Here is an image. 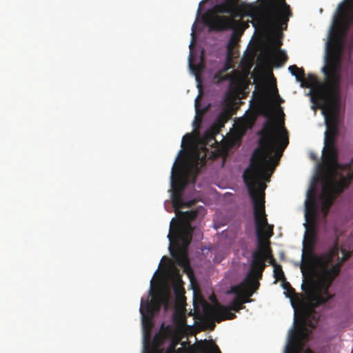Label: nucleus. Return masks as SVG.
I'll list each match as a JSON object with an SVG mask.
<instances>
[{
    "mask_svg": "<svg viewBox=\"0 0 353 353\" xmlns=\"http://www.w3.org/2000/svg\"><path fill=\"white\" fill-rule=\"evenodd\" d=\"M350 256V252L341 248L337 240L327 252L319 256H314L312 249H308V257L312 265L319 269L321 279V284L314 288L310 296V303L314 307L332 299L333 296L330 294L329 288L339 274L343 262Z\"/></svg>",
    "mask_w": 353,
    "mask_h": 353,
    "instance_id": "3",
    "label": "nucleus"
},
{
    "mask_svg": "<svg viewBox=\"0 0 353 353\" xmlns=\"http://www.w3.org/2000/svg\"><path fill=\"white\" fill-rule=\"evenodd\" d=\"M273 234V225H270L268 223V225L264 227V232L262 235V241L264 243L265 246H269V245H266L265 242L263 241V238H270ZM268 244H270V242H268Z\"/></svg>",
    "mask_w": 353,
    "mask_h": 353,
    "instance_id": "22",
    "label": "nucleus"
},
{
    "mask_svg": "<svg viewBox=\"0 0 353 353\" xmlns=\"http://www.w3.org/2000/svg\"><path fill=\"white\" fill-rule=\"evenodd\" d=\"M312 314L310 312H304L302 314V324L297 328L292 330L289 334L288 343L285 347V353H314L311 350L307 349L304 352L303 341L308 336V332L305 327L307 324L310 327L314 328L315 324L310 319Z\"/></svg>",
    "mask_w": 353,
    "mask_h": 353,
    "instance_id": "9",
    "label": "nucleus"
},
{
    "mask_svg": "<svg viewBox=\"0 0 353 353\" xmlns=\"http://www.w3.org/2000/svg\"><path fill=\"white\" fill-rule=\"evenodd\" d=\"M290 16V7L284 0H281L279 5L274 4L270 8L269 17L276 26L285 25L286 28Z\"/></svg>",
    "mask_w": 353,
    "mask_h": 353,
    "instance_id": "11",
    "label": "nucleus"
},
{
    "mask_svg": "<svg viewBox=\"0 0 353 353\" xmlns=\"http://www.w3.org/2000/svg\"><path fill=\"white\" fill-rule=\"evenodd\" d=\"M173 290L177 299H184V290L179 284L174 283L173 285Z\"/></svg>",
    "mask_w": 353,
    "mask_h": 353,
    "instance_id": "23",
    "label": "nucleus"
},
{
    "mask_svg": "<svg viewBox=\"0 0 353 353\" xmlns=\"http://www.w3.org/2000/svg\"><path fill=\"white\" fill-rule=\"evenodd\" d=\"M259 282H256L250 279L243 281L238 285L231 288L230 292L236 295L229 306L219 305L213 309V314L218 322L225 319H233L236 317L232 311L239 312L243 308V304L250 301L249 298L259 288Z\"/></svg>",
    "mask_w": 353,
    "mask_h": 353,
    "instance_id": "7",
    "label": "nucleus"
},
{
    "mask_svg": "<svg viewBox=\"0 0 353 353\" xmlns=\"http://www.w3.org/2000/svg\"><path fill=\"white\" fill-rule=\"evenodd\" d=\"M259 148L252 157L249 167L243 174V181L253 203L254 219L258 239V250L252 253L251 270L243 281L250 279L256 282L261 279L265 268L267 249L262 241L264 227L268 225L265 210V181H270V174L266 171L270 168L272 172L278 165L283 150L289 143L288 132L283 127L279 131L276 126H263L259 133Z\"/></svg>",
    "mask_w": 353,
    "mask_h": 353,
    "instance_id": "1",
    "label": "nucleus"
},
{
    "mask_svg": "<svg viewBox=\"0 0 353 353\" xmlns=\"http://www.w3.org/2000/svg\"><path fill=\"white\" fill-rule=\"evenodd\" d=\"M237 2L234 0H224L217 6L216 10L219 13H227L232 14L236 10Z\"/></svg>",
    "mask_w": 353,
    "mask_h": 353,
    "instance_id": "14",
    "label": "nucleus"
},
{
    "mask_svg": "<svg viewBox=\"0 0 353 353\" xmlns=\"http://www.w3.org/2000/svg\"><path fill=\"white\" fill-rule=\"evenodd\" d=\"M224 79H227V80H228V79H231V76H230V75H228H228H225V78H224Z\"/></svg>",
    "mask_w": 353,
    "mask_h": 353,
    "instance_id": "32",
    "label": "nucleus"
},
{
    "mask_svg": "<svg viewBox=\"0 0 353 353\" xmlns=\"http://www.w3.org/2000/svg\"><path fill=\"white\" fill-rule=\"evenodd\" d=\"M204 1H202L201 3H199V5L201 6V3L203 2Z\"/></svg>",
    "mask_w": 353,
    "mask_h": 353,
    "instance_id": "35",
    "label": "nucleus"
},
{
    "mask_svg": "<svg viewBox=\"0 0 353 353\" xmlns=\"http://www.w3.org/2000/svg\"><path fill=\"white\" fill-rule=\"evenodd\" d=\"M233 57H234L233 54H230V59H229L228 54H226V60H225L224 67L221 71L222 73L226 72L230 68H231V67H232L231 63L232 61Z\"/></svg>",
    "mask_w": 353,
    "mask_h": 353,
    "instance_id": "25",
    "label": "nucleus"
},
{
    "mask_svg": "<svg viewBox=\"0 0 353 353\" xmlns=\"http://www.w3.org/2000/svg\"><path fill=\"white\" fill-rule=\"evenodd\" d=\"M159 339V335H156V336H155V337H154V342L157 343V339Z\"/></svg>",
    "mask_w": 353,
    "mask_h": 353,
    "instance_id": "31",
    "label": "nucleus"
},
{
    "mask_svg": "<svg viewBox=\"0 0 353 353\" xmlns=\"http://www.w3.org/2000/svg\"><path fill=\"white\" fill-rule=\"evenodd\" d=\"M325 170L326 178L323 185L321 199L322 210L326 215L336 196L342 193L349 186L351 179L339 174L338 170L332 171L329 168H325Z\"/></svg>",
    "mask_w": 353,
    "mask_h": 353,
    "instance_id": "8",
    "label": "nucleus"
},
{
    "mask_svg": "<svg viewBox=\"0 0 353 353\" xmlns=\"http://www.w3.org/2000/svg\"><path fill=\"white\" fill-rule=\"evenodd\" d=\"M200 352L201 353H221L216 344L204 346L201 348Z\"/></svg>",
    "mask_w": 353,
    "mask_h": 353,
    "instance_id": "21",
    "label": "nucleus"
},
{
    "mask_svg": "<svg viewBox=\"0 0 353 353\" xmlns=\"http://www.w3.org/2000/svg\"><path fill=\"white\" fill-rule=\"evenodd\" d=\"M140 313L142 316V323L143 328H152V320L154 318V314H152V312L145 311L143 309V300H141V307H140Z\"/></svg>",
    "mask_w": 353,
    "mask_h": 353,
    "instance_id": "15",
    "label": "nucleus"
},
{
    "mask_svg": "<svg viewBox=\"0 0 353 353\" xmlns=\"http://www.w3.org/2000/svg\"><path fill=\"white\" fill-rule=\"evenodd\" d=\"M350 83L351 84H353V68H352V69L351 70V73H350Z\"/></svg>",
    "mask_w": 353,
    "mask_h": 353,
    "instance_id": "29",
    "label": "nucleus"
},
{
    "mask_svg": "<svg viewBox=\"0 0 353 353\" xmlns=\"http://www.w3.org/2000/svg\"><path fill=\"white\" fill-rule=\"evenodd\" d=\"M232 116L229 109L223 110L217 116L216 123L219 127H223L225 123L230 119Z\"/></svg>",
    "mask_w": 353,
    "mask_h": 353,
    "instance_id": "16",
    "label": "nucleus"
},
{
    "mask_svg": "<svg viewBox=\"0 0 353 353\" xmlns=\"http://www.w3.org/2000/svg\"><path fill=\"white\" fill-rule=\"evenodd\" d=\"M270 259V263L274 267V265H279L276 263V261L274 258L273 257L272 254H271V249H267V259Z\"/></svg>",
    "mask_w": 353,
    "mask_h": 353,
    "instance_id": "28",
    "label": "nucleus"
},
{
    "mask_svg": "<svg viewBox=\"0 0 353 353\" xmlns=\"http://www.w3.org/2000/svg\"><path fill=\"white\" fill-rule=\"evenodd\" d=\"M194 106H195V110L196 112V114H203L206 110L207 108L201 109V101H200V96H198L194 102Z\"/></svg>",
    "mask_w": 353,
    "mask_h": 353,
    "instance_id": "24",
    "label": "nucleus"
},
{
    "mask_svg": "<svg viewBox=\"0 0 353 353\" xmlns=\"http://www.w3.org/2000/svg\"><path fill=\"white\" fill-rule=\"evenodd\" d=\"M208 152V149L205 146L201 147L200 150H196L192 154L190 162L185 166L180 168L176 176H174L175 168L173 167L172 170V188L173 190L172 200L175 208H190L196 203L197 201L195 199L185 202L182 194L188 183L189 176L192 177V181L194 183L201 170L205 165Z\"/></svg>",
    "mask_w": 353,
    "mask_h": 353,
    "instance_id": "5",
    "label": "nucleus"
},
{
    "mask_svg": "<svg viewBox=\"0 0 353 353\" xmlns=\"http://www.w3.org/2000/svg\"><path fill=\"white\" fill-rule=\"evenodd\" d=\"M152 328H143V338L145 343H149L151 339Z\"/></svg>",
    "mask_w": 353,
    "mask_h": 353,
    "instance_id": "26",
    "label": "nucleus"
},
{
    "mask_svg": "<svg viewBox=\"0 0 353 353\" xmlns=\"http://www.w3.org/2000/svg\"><path fill=\"white\" fill-rule=\"evenodd\" d=\"M341 33H337L332 39L331 45L327 43V50L328 58L325 65L322 71L325 75V81L319 83L316 75L309 74L305 77V72L303 68H298L296 65H290L288 68L290 73L296 77L297 81L301 83V86L310 88V94L312 101L317 106H321V103L315 97L316 90L327 83L328 80H332L334 78L337 79L338 99L340 98L341 88V63L343 56V44L341 41Z\"/></svg>",
    "mask_w": 353,
    "mask_h": 353,
    "instance_id": "4",
    "label": "nucleus"
},
{
    "mask_svg": "<svg viewBox=\"0 0 353 353\" xmlns=\"http://www.w3.org/2000/svg\"><path fill=\"white\" fill-rule=\"evenodd\" d=\"M274 276L276 281H283L285 279V274L281 265H274Z\"/></svg>",
    "mask_w": 353,
    "mask_h": 353,
    "instance_id": "20",
    "label": "nucleus"
},
{
    "mask_svg": "<svg viewBox=\"0 0 353 353\" xmlns=\"http://www.w3.org/2000/svg\"><path fill=\"white\" fill-rule=\"evenodd\" d=\"M311 203H312V204H314L315 201H314V199H312L311 200Z\"/></svg>",
    "mask_w": 353,
    "mask_h": 353,
    "instance_id": "33",
    "label": "nucleus"
},
{
    "mask_svg": "<svg viewBox=\"0 0 353 353\" xmlns=\"http://www.w3.org/2000/svg\"><path fill=\"white\" fill-rule=\"evenodd\" d=\"M283 288L285 290V295L289 298H292L295 294L294 289L291 286L290 283L285 280L283 281Z\"/></svg>",
    "mask_w": 353,
    "mask_h": 353,
    "instance_id": "19",
    "label": "nucleus"
},
{
    "mask_svg": "<svg viewBox=\"0 0 353 353\" xmlns=\"http://www.w3.org/2000/svg\"><path fill=\"white\" fill-rule=\"evenodd\" d=\"M305 256V248L304 247V248H303V254H302V259H303V260H304Z\"/></svg>",
    "mask_w": 353,
    "mask_h": 353,
    "instance_id": "30",
    "label": "nucleus"
},
{
    "mask_svg": "<svg viewBox=\"0 0 353 353\" xmlns=\"http://www.w3.org/2000/svg\"><path fill=\"white\" fill-rule=\"evenodd\" d=\"M197 216V210L181 212L179 219L181 224L174 229L172 225L174 219L170 223V232L168 235L170 241L169 249L176 263L185 268L189 266L187 252L192 241L193 232L191 221Z\"/></svg>",
    "mask_w": 353,
    "mask_h": 353,
    "instance_id": "6",
    "label": "nucleus"
},
{
    "mask_svg": "<svg viewBox=\"0 0 353 353\" xmlns=\"http://www.w3.org/2000/svg\"><path fill=\"white\" fill-rule=\"evenodd\" d=\"M171 298L170 290L168 287H163L157 290L152 296L151 301H147L143 304V309L148 312H152L155 315L159 312L162 306L165 310H168L169 301Z\"/></svg>",
    "mask_w": 353,
    "mask_h": 353,
    "instance_id": "10",
    "label": "nucleus"
},
{
    "mask_svg": "<svg viewBox=\"0 0 353 353\" xmlns=\"http://www.w3.org/2000/svg\"><path fill=\"white\" fill-rule=\"evenodd\" d=\"M190 66L191 69L192 70V71L195 74L199 73L202 70V68H203V65L201 63L193 65V64H192L190 61Z\"/></svg>",
    "mask_w": 353,
    "mask_h": 353,
    "instance_id": "27",
    "label": "nucleus"
},
{
    "mask_svg": "<svg viewBox=\"0 0 353 353\" xmlns=\"http://www.w3.org/2000/svg\"><path fill=\"white\" fill-rule=\"evenodd\" d=\"M274 58L278 66L283 65L288 60L287 54L282 50H279Z\"/></svg>",
    "mask_w": 353,
    "mask_h": 353,
    "instance_id": "18",
    "label": "nucleus"
},
{
    "mask_svg": "<svg viewBox=\"0 0 353 353\" xmlns=\"http://www.w3.org/2000/svg\"><path fill=\"white\" fill-rule=\"evenodd\" d=\"M193 42H194V41H192V43H191V44H190V48H191V47H192V46L193 45Z\"/></svg>",
    "mask_w": 353,
    "mask_h": 353,
    "instance_id": "34",
    "label": "nucleus"
},
{
    "mask_svg": "<svg viewBox=\"0 0 353 353\" xmlns=\"http://www.w3.org/2000/svg\"><path fill=\"white\" fill-rule=\"evenodd\" d=\"M239 38L236 34H233L228 41L227 44V54H228L229 58L230 54H234V49L238 45Z\"/></svg>",
    "mask_w": 353,
    "mask_h": 353,
    "instance_id": "17",
    "label": "nucleus"
},
{
    "mask_svg": "<svg viewBox=\"0 0 353 353\" xmlns=\"http://www.w3.org/2000/svg\"><path fill=\"white\" fill-rule=\"evenodd\" d=\"M232 23V19L227 17H214L207 23L212 30L222 31L231 28Z\"/></svg>",
    "mask_w": 353,
    "mask_h": 353,
    "instance_id": "13",
    "label": "nucleus"
},
{
    "mask_svg": "<svg viewBox=\"0 0 353 353\" xmlns=\"http://www.w3.org/2000/svg\"><path fill=\"white\" fill-rule=\"evenodd\" d=\"M353 24V6L350 8L347 19L345 21H335L330 33L329 40L327 43L331 45L332 39L337 33H341L343 44V52L345 48V39L348 33L350 26Z\"/></svg>",
    "mask_w": 353,
    "mask_h": 353,
    "instance_id": "12",
    "label": "nucleus"
},
{
    "mask_svg": "<svg viewBox=\"0 0 353 353\" xmlns=\"http://www.w3.org/2000/svg\"><path fill=\"white\" fill-rule=\"evenodd\" d=\"M192 35L194 37V31L192 32Z\"/></svg>",
    "mask_w": 353,
    "mask_h": 353,
    "instance_id": "36",
    "label": "nucleus"
},
{
    "mask_svg": "<svg viewBox=\"0 0 353 353\" xmlns=\"http://www.w3.org/2000/svg\"><path fill=\"white\" fill-rule=\"evenodd\" d=\"M337 79L328 80L326 84L319 88L315 92V97L321 103L319 108L325 113L326 131L324 137L323 157L325 168L330 170H339L338 152L334 146V141L338 134V112L340 98L338 99Z\"/></svg>",
    "mask_w": 353,
    "mask_h": 353,
    "instance_id": "2",
    "label": "nucleus"
}]
</instances>
